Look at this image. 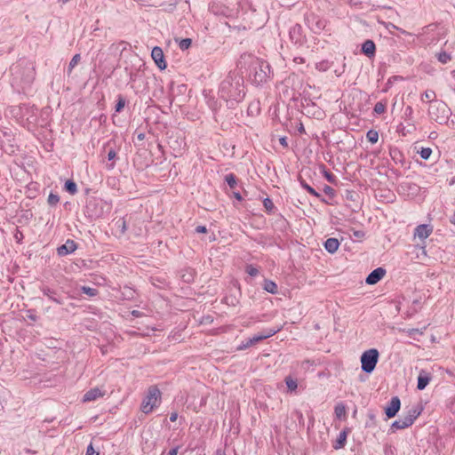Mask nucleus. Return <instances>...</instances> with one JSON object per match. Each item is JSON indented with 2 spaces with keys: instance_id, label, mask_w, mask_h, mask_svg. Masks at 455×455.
<instances>
[{
  "instance_id": "nucleus-46",
  "label": "nucleus",
  "mask_w": 455,
  "mask_h": 455,
  "mask_svg": "<svg viewBox=\"0 0 455 455\" xmlns=\"http://www.w3.org/2000/svg\"><path fill=\"white\" fill-rule=\"evenodd\" d=\"M324 176L325 178L330 181V182H332L333 181V175L325 172L324 173Z\"/></svg>"
},
{
  "instance_id": "nucleus-39",
  "label": "nucleus",
  "mask_w": 455,
  "mask_h": 455,
  "mask_svg": "<svg viewBox=\"0 0 455 455\" xmlns=\"http://www.w3.org/2000/svg\"><path fill=\"white\" fill-rule=\"evenodd\" d=\"M124 100L123 99H120L116 106V110L117 112L121 111V109L124 107Z\"/></svg>"
},
{
  "instance_id": "nucleus-41",
  "label": "nucleus",
  "mask_w": 455,
  "mask_h": 455,
  "mask_svg": "<svg viewBox=\"0 0 455 455\" xmlns=\"http://www.w3.org/2000/svg\"><path fill=\"white\" fill-rule=\"evenodd\" d=\"M48 201L50 204H56L59 202V197H58V196L51 194L49 196Z\"/></svg>"
},
{
  "instance_id": "nucleus-3",
  "label": "nucleus",
  "mask_w": 455,
  "mask_h": 455,
  "mask_svg": "<svg viewBox=\"0 0 455 455\" xmlns=\"http://www.w3.org/2000/svg\"><path fill=\"white\" fill-rule=\"evenodd\" d=\"M379 353L376 348H371L364 351L361 355V367L366 373H371L374 371L376 364L379 361Z\"/></svg>"
},
{
  "instance_id": "nucleus-27",
  "label": "nucleus",
  "mask_w": 455,
  "mask_h": 455,
  "mask_svg": "<svg viewBox=\"0 0 455 455\" xmlns=\"http://www.w3.org/2000/svg\"><path fill=\"white\" fill-rule=\"evenodd\" d=\"M419 153L421 158L427 160L432 154V149L430 148H421Z\"/></svg>"
},
{
  "instance_id": "nucleus-42",
  "label": "nucleus",
  "mask_w": 455,
  "mask_h": 455,
  "mask_svg": "<svg viewBox=\"0 0 455 455\" xmlns=\"http://www.w3.org/2000/svg\"><path fill=\"white\" fill-rule=\"evenodd\" d=\"M393 28H395L396 30H398L401 35L408 36H412L411 33H409V32L400 28H398V27H396L395 25H393Z\"/></svg>"
},
{
  "instance_id": "nucleus-52",
  "label": "nucleus",
  "mask_w": 455,
  "mask_h": 455,
  "mask_svg": "<svg viewBox=\"0 0 455 455\" xmlns=\"http://www.w3.org/2000/svg\"><path fill=\"white\" fill-rule=\"evenodd\" d=\"M217 455H226L223 451H217Z\"/></svg>"
},
{
  "instance_id": "nucleus-34",
  "label": "nucleus",
  "mask_w": 455,
  "mask_h": 455,
  "mask_svg": "<svg viewBox=\"0 0 455 455\" xmlns=\"http://www.w3.org/2000/svg\"><path fill=\"white\" fill-rule=\"evenodd\" d=\"M42 291H43L44 294L48 296L52 300L59 303V304L61 303L59 299H57L56 298L52 297V293L53 292L49 288H44Z\"/></svg>"
},
{
  "instance_id": "nucleus-37",
  "label": "nucleus",
  "mask_w": 455,
  "mask_h": 455,
  "mask_svg": "<svg viewBox=\"0 0 455 455\" xmlns=\"http://www.w3.org/2000/svg\"><path fill=\"white\" fill-rule=\"evenodd\" d=\"M85 455H99V452L95 451L92 443H90L87 447Z\"/></svg>"
},
{
  "instance_id": "nucleus-22",
  "label": "nucleus",
  "mask_w": 455,
  "mask_h": 455,
  "mask_svg": "<svg viewBox=\"0 0 455 455\" xmlns=\"http://www.w3.org/2000/svg\"><path fill=\"white\" fill-rule=\"evenodd\" d=\"M65 189L71 195H75L77 191L76 184L73 180H67L65 183Z\"/></svg>"
},
{
  "instance_id": "nucleus-29",
  "label": "nucleus",
  "mask_w": 455,
  "mask_h": 455,
  "mask_svg": "<svg viewBox=\"0 0 455 455\" xmlns=\"http://www.w3.org/2000/svg\"><path fill=\"white\" fill-rule=\"evenodd\" d=\"M81 290H82V291H83L84 294H86V295H88V296H90V297H93V296H96V295H97V291H96V289H94V288L88 287V286H83V287L81 288Z\"/></svg>"
},
{
  "instance_id": "nucleus-45",
  "label": "nucleus",
  "mask_w": 455,
  "mask_h": 455,
  "mask_svg": "<svg viewBox=\"0 0 455 455\" xmlns=\"http://www.w3.org/2000/svg\"><path fill=\"white\" fill-rule=\"evenodd\" d=\"M177 419H178V413H177V412H172V413H171V415H170V420H171L172 422L176 421V420H177Z\"/></svg>"
},
{
  "instance_id": "nucleus-26",
  "label": "nucleus",
  "mask_w": 455,
  "mask_h": 455,
  "mask_svg": "<svg viewBox=\"0 0 455 455\" xmlns=\"http://www.w3.org/2000/svg\"><path fill=\"white\" fill-rule=\"evenodd\" d=\"M437 58H438V60L443 63V64H446L447 62H449L451 60V55L445 52H440L438 55H437Z\"/></svg>"
},
{
  "instance_id": "nucleus-25",
  "label": "nucleus",
  "mask_w": 455,
  "mask_h": 455,
  "mask_svg": "<svg viewBox=\"0 0 455 455\" xmlns=\"http://www.w3.org/2000/svg\"><path fill=\"white\" fill-rule=\"evenodd\" d=\"M337 418L340 419L346 415V407L343 404H338L334 410Z\"/></svg>"
},
{
  "instance_id": "nucleus-17",
  "label": "nucleus",
  "mask_w": 455,
  "mask_h": 455,
  "mask_svg": "<svg viewBox=\"0 0 455 455\" xmlns=\"http://www.w3.org/2000/svg\"><path fill=\"white\" fill-rule=\"evenodd\" d=\"M212 12L216 14L223 15L226 17H235L236 15L235 12L230 10L228 7H220V10H215L214 7L212 6Z\"/></svg>"
},
{
  "instance_id": "nucleus-36",
  "label": "nucleus",
  "mask_w": 455,
  "mask_h": 455,
  "mask_svg": "<svg viewBox=\"0 0 455 455\" xmlns=\"http://www.w3.org/2000/svg\"><path fill=\"white\" fill-rule=\"evenodd\" d=\"M246 272L248 275H250L251 276H255L258 275L259 271L256 267H254L253 266H248L246 267Z\"/></svg>"
},
{
  "instance_id": "nucleus-32",
  "label": "nucleus",
  "mask_w": 455,
  "mask_h": 455,
  "mask_svg": "<svg viewBox=\"0 0 455 455\" xmlns=\"http://www.w3.org/2000/svg\"><path fill=\"white\" fill-rule=\"evenodd\" d=\"M302 187L311 195H313L315 197H319L320 195L312 188L310 187L309 185L302 182L301 183Z\"/></svg>"
},
{
  "instance_id": "nucleus-19",
  "label": "nucleus",
  "mask_w": 455,
  "mask_h": 455,
  "mask_svg": "<svg viewBox=\"0 0 455 455\" xmlns=\"http://www.w3.org/2000/svg\"><path fill=\"white\" fill-rule=\"evenodd\" d=\"M263 68H268V65L267 64H261L260 65V72H256L255 74V80L258 82V83H261L263 81L266 80L267 78V73L266 71L263 69Z\"/></svg>"
},
{
  "instance_id": "nucleus-1",
  "label": "nucleus",
  "mask_w": 455,
  "mask_h": 455,
  "mask_svg": "<svg viewBox=\"0 0 455 455\" xmlns=\"http://www.w3.org/2000/svg\"><path fill=\"white\" fill-rule=\"evenodd\" d=\"M220 96L226 100L240 101L244 97V88L242 77L228 76L220 84Z\"/></svg>"
},
{
  "instance_id": "nucleus-5",
  "label": "nucleus",
  "mask_w": 455,
  "mask_h": 455,
  "mask_svg": "<svg viewBox=\"0 0 455 455\" xmlns=\"http://www.w3.org/2000/svg\"><path fill=\"white\" fill-rule=\"evenodd\" d=\"M420 411L417 408L411 409L406 415L394 421L392 424V427L396 429H403L413 424L415 419L419 416Z\"/></svg>"
},
{
  "instance_id": "nucleus-53",
  "label": "nucleus",
  "mask_w": 455,
  "mask_h": 455,
  "mask_svg": "<svg viewBox=\"0 0 455 455\" xmlns=\"http://www.w3.org/2000/svg\"><path fill=\"white\" fill-rule=\"evenodd\" d=\"M28 317H29L31 320L36 321V316H35V315H30Z\"/></svg>"
},
{
  "instance_id": "nucleus-9",
  "label": "nucleus",
  "mask_w": 455,
  "mask_h": 455,
  "mask_svg": "<svg viewBox=\"0 0 455 455\" xmlns=\"http://www.w3.org/2000/svg\"><path fill=\"white\" fill-rule=\"evenodd\" d=\"M401 402L397 396L392 397L389 403L385 409V413L387 418H394L400 410Z\"/></svg>"
},
{
  "instance_id": "nucleus-16",
  "label": "nucleus",
  "mask_w": 455,
  "mask_h": 455,
  "mask_svg": "<svg viewBox=\"0 0 455 455\" xmlns=\"http://www.w3.org/2000/svg\"><path fill=\"white\" fill-rule=\"evenodd\" d=\"M347 431H345V430L341 431L336 440V443L333 445L334 449L338 450V449L344 447V445L346 444V442H347Z\"/></svg>"
},
{
  "instance_id": "nucleus-18",
  "label": "nucleus",
  "mask_w": 455,
  "mask_h": 455,
  "mask_svg": "<svg viewBox=\"0 0 455 455\" xmlns=\"http://www.w3.org/2000/svg\"><path fill=\"white\" fill-rule=\"evenodd\" d=\"M264 290L269 293L275 294L277 293V285L275 282L270 280H266L263 286Z\"/></svg>"
},
{
  "instance_id": "nucleus-54",
  "label": "nucleus",
  "mask_w": 455,
  "mask_h": 455,
  "mask_svg": "<svg viewBox=\"0 0 455 455\" xmlns=\"http://www.w3.org/2000/svg\"><path fill=\"white\" fill-rule=\"evenodd\" d=\"M108 169H113L114 168V164H111L108 166Z\"/></svg>"
},
{
  "instance_id": "nucleus-21",
  "label": "nucleus",
  "mask_w": 455,
  "mask_h": 455,
  "mask_svg": "<svg viewBox=\"0 0 455 455\" xmlns=\"http://www.w3.org/2000/svg\"><path fill=\"white\" fill-rule=\"evenodd\" d=\"M280 330H281L280 327H277V328H268V329H265V330L261 331L259 333L261 334L262 336H264V339H266L267 338H270V337L274 336Z\"/></svg>"
},
{
  "instance_id": "nucleus-47",
  "label": "nucleus",
  "mask_w": 455,
  "mask_h": 455,
  "mask_svg": "<svg viewBox=\"0 0 455 455\" xmlns=\"http://www.w3.org/2000/svg\"><path fill=\"white\" fill-rule=\"evenodd\" d=\"M178 454V447L172 449L166 455H177Z\"/></svg>"
},
{
  "instance_id": "nucleus-28",
  "label": "nucleus",
  "mask_w": 455,
  "mask_h": 455,
  "mask_svg": "<svg viewBox=\"0 0 455 455\" xmlns=\"http://www.w3.org/2000/svg\"><path fill=\"white\" fill-rule=\"evenodd\" d=\"M386 111V104L383 102H377L374 106V112L376 114H383Z\"/></svg>"
},
{
  "instance_id": "nucleus-57",
  "label": "nucleus",
  "mask_w": 455,
  "mask_h": 455,
  "mask_svg": "<svg viewBox=\"0 0 455 455\" xmlns=\"http://www.w3.org/2000/svg\"><path fill=\"white\" fill-rule=\"evenodd\" d=\"M297 29V28H293L292 31L295 32Z\"/></svg>"
},
{
  "instance_id": "nucleus-56",
  "label": "nucleus",
  "mask_w": 455,
  "mask_h": 455,
  "mask_svg": "<svg viewBox=\"0 0 455 455\" xmlns=\"http://www.w3.org/2000/svg\"><path fill=\"white\" fill-rule=\"evenodd\" d=\"M407 110H409V111H410V113H411V112H412V108H411V107H409V108H407Z\"/></svg>"
},
{
  "instance_id": "nucleus-20",
  "label": "nucleus",
  "mask_w": 455,
  "mask_h": 455,
  "mask_svg": "<svg viewBox=\"0 0 455 455\" xmlns=\"http://www.w3.org/2000/svg\"><path fill=\"white\" fill-rule=\"evenodd\" d=\"M436 95H435V92L432 90H427L425 92H423L420 96V100L425 102V101H435V99Z\"/></svg>"
},
{
  "instance_id": "nucleus-40",
  "label": "nucleus",
  "mask_w": 455,
  "mask_h": 455,
  "mask_svg": "<svg viewBox=\"0 0 455 455\" xmlns=\"http://www.w3.org/2000/svg\"><path fill=\"white\" fill-rule=\"evenodd\" d=\"M252 346L251 344H249V339L243 341L241 343V345L239 346L238 349L242 350V349H245V348H248L249 347Z\"/></svg>"
},
{
  "instance_id": "nucleus-11",
  "label": "nucleus",
  "mask_w": 455,
  "mask_h": 455,
  "mask_svg": "<svg viewBox=\"0 0 455 455\" xmlns=\"http://www.w3.org/2000/svg\"><path fill=\"white\" fill-rule=\"evenodd\" d=\"M386 270L382 267H378L374 269L366 278V283L368 284H375L379 282L385 275Z\"/></svg>"
},
{
  "instance_id": "nucleus-50",
  "label": "nucleus",
  "mask_w": 455,
  "mask_h": 455,
  "mask_svg": "<svg viewBox=\"0 0 455 455\" xmlns=\"http://www.w3.org/2000/svg\"><path fill=\"white\" fill-rule=\"evenodd\" d=\"M294 61L296 63H303L304 62V60L300 57H297V58H294Z\"/></svg>"
},
{
  "instance_id": "nucleus-38",
  "label": "nucleus",
  "mask_w": 455,
  "mask_h": 455,
  "mask_svg": "<svg viewBox=\"0 0 455 455\" xmlns=\"http://www.w3.org/2000/svg\"><path fill=\"white\" fill-rule=\"evenodd\" d=\"M116 157V150L111 148L108 152V159L109 161H113L115 158Z\"/></svg>"
},
{
  "instance_id": "nucleus-13",
  "label": "nucleus",
  "mask_w": 455,
  "mask_h": 455,
  "mask_svg": "<svg viewBox=\"0 0 455 455\" xmlns=\"http://www.w3.org/2000/svg\"><path fill=\"white\" fill-rule=\"evenodd\" d=\"M375 50V44L371 40H366L362 45V52L368 57L374 56Z\"/></svg>"
},
{
  "instance_id": "nucleus-4",
  "label": "nucleus",
  "mask_w": 455,
  "mask_h": 455,
  "mask_svg": "<svg viewBox=\"0 0 455 455\" xmlns=\"http://www.w3.org/2000/svg\"><path fill=\"white\" fill-rule=\"evenodd\" d=\"M449 108L443 101H435L428 108V115L435 122L442 123L449 116Z\"/></svg>"
},
{
  "instance_id": "nucleus-44",
  "label": "nucleus",
  "mask_w": 455,
  "mask_h": 455,
  "mask_svg": "<svg viewBox=\"0 0 455 455\" xmlns=\"http://www.w3.org/2000/svg\"><path fill=\"white\" fill-rule=\"evenodd\" d=\"M196 231L197 233H205L206 232V228L204 226H198L196 228Z\"/></svg>"
},
{
  "instance_id": "nucleus-24",
  "label": "nucleus",
  "mask_w": 455,
  "mask_h": 455,
  "mask_svg": "<svg viewBox=\"0 0 455 455\" xmlns=\"http://www.w3.org/2000/svg\"><path fill=\"white\" fill-rule=\"evenodd\" d=\"M285 384L290 391H295L298 387L297 380L291 377L285 378Z\"/></svg>"
},
{
  "instance_id": "nucleus-14",
  "label": "nucleus",
  "mask_w": 455,
  "mask_h": 455,
  "mask_svg": "<svg viewBox=\"0 0 455 455\" xmlns=\"http://www.w3.org/2000/svg\"><path fill=\"white\" fill-rule=\"evenodd\" d=\"M339 243L336 238H328L324 243L325 250L330 253H334L338 251Z\"/></svg>"
},
{
  "instance_id": "nucleus-33",
  "label": "nucleus",
  "mask_w": 455,
  "mask_h": 455,
  "mask_svg": "<svg viewBox=\"0 0 455 455\" xmlns=\"http://www.w3.org/2000/svg\"><path fill=\"white\" fill-rule=\"evenodd\" d=\"M226 181L230 188H234L236 184L235 177L234 174H228L226 176Z\"/></svg>"
},
{
  "instance_id": "nucleus-6",
  "label": "nucleus",
  "mask_w": 455,
  "mask_h": 455,
  "mask_svg": "<svg viewBox=\"0 0 455 455\" xmlns=\"http://www.w3.org/2000/svg\"><path fill=\"white\" fill-rule=\"evenodd\" d=\"M107 391L105 387H95L89 390H87L82 397L83 403H91L102 398L106 395Z\"/></svg>"
},
{
  "instance_id": "nucleus-43",
  "label": "nucleus",
  "mask_w": 455,
  "mask_h": 455,
  "mask_svg": "<svg viewBox=\"0 0 455 455\" xmlns=\"http://www.w3.org/2000/svg\"><path fill=\"white\" fill-rule=\"evenodd\" d=\"M264 206L267 209V210H270L272 209L273 207V203L270 199L267 198L264 200Z\"/></svg>"
},
{
  "instance_id": "nucleus-23",
  "label": "nucleus",
  "mask_w": 455,
  "mask_h": 455,
  "mask_svg": "<svg viewBox=\"0 0 455 455\" xmlns=\"http://www.w3.org/2000/svg\"><path fill=\"white\" fill-rule=\"evenodd\" d=\"M366 138H367V140H368L371 143L374 144V143H376V142L378 141V140H379V133H378V132H377V131H375V130H370V131H368V132L366 133Z\"/></svg>"
},
{
  "instance_id": "nucleus-12",
  "label": "nucleus",
  "mask_w": 455,
  "mask_h": 455,
  "mask_svg": "<svg viewBox=\"0 0 455 455\" xmlns=\"http://www.w3.org/2000/svg\"><path fill=\"white\" fill-rule=\"evenodd\" d=\"M76 249V244L73 240H67L64 244L60 246L57 249L58 254L60 256H66L68 254H70L74 252Z\"/></svg>"
},
{
  "instance_id": "nucleus-51",
  "label": "nucleus",
  "mask_w": 455,
  "mask_h": 455,
  "mask_svg": "<svg viewBox=\"0 0 455 455\" xmlns=\"http://www.w3.org/2000/svg\"><path fill=\"white\" fill-rule=\"evenodd\" d=\"M235 197L237 199V200H242V196L239 193H235Z\"/></svg>"
},
{
  "instance_id": "nucleus-31",
  "label": "nucleus",
  "mask_w": 455,
  "mask_h": 455,
  "mask_svg": "<svg viewBox=\"0 0 455 455\" xmlns=\"http://www.w3.org/2000/svg\"><path fill=\"white\" fill-rule=\"evenodd\" d=\"M263 339H264V336H262L259 333H257V334L253 335L251 338H249V344L255 345Z\"/></svg>"
},
{
  "instance_id": "nucleus-35",
  "label": "nucleus",
  "mask_w": 455,
  "mask_h": 455,
  "mask_svg": "<svg viewBox=\"0 0 455 455\" xmlns=\"http://www.w3.org/2000/svg\"><path fill=\"white\" fill-rule=\"evenodd\" d=\"M79 60H80V55L79 54L74 55L69 62V68L71 69V68H75L77 65V63L79 62Z\"/></svg>"
},
{
  "instance_id": "nucleus-7",
  "label": "nucleus",
  "mask_w": 455,
  "mask_h": 455,
  "mask_svg": "<svg viewBox=\"0 0 455 455\" xmlns=\"http://www.w3.org/2000/svg\"><path fill=\"white\" fill-rule=\"evenodd\" d=\"M151 57H152L153 60L155 61V63L156 64V66L161 70H164L166 68L167 65H166V62L164 60V52L160 47L156 46L152 49Z\"/></svg>"
},
{
  "instance_id": "nucleus-49",
  "label": "nucleus",
  "mask_w": 455,
  "mask_h": 455,
  "mask_svg": "<svg viewBox=\"0 0 455 455\" xmlns=\"http://www.w3.org/2000/svg\"><path fill=\"white\" fill-rule=\"evenodd\" d=\"M280 141V144L284 146V147H287V141H286V138L283 137V138H280L279 140Z\"/></svg>"
},
{
  "instance_id": "nucleus-10",
  "label": "nucleus",
  "mask_w": 455,
  "mask_h": 455,
  "mask_svg": "<svg viewBox=\"0 0 455 455\" xmlns=\"http://www.w3.org/2000/svg\"><path fill=\"white\" fill-rule=\"evenodd\" d=\"M307 20L310 28L315 33L320 32L325 27V21L314 14L309 15Z\"/></svg>"
},
{
  "instance_id": "nucleus-15",
  "label": "nucleus",
  "mask_w": 455,
  "mask_h": 455,
  "mask_svg": "<svg viewBox=\"0 0 455 455\" xmlns=\"http://www.w3.org/2000/svg\"><path fill=\"white\" fill-rule=\"evenodd\" d=\"M429 381H430V377L428 376V374L424 371L420 372L418 377V384H417L418 389L423 390L428 385Z\"/></svg>"
},
{
  "instance_id": "nucleus-55",
  "label": "nucleus",
  "mask_w": 455,
  "mask_h": 455,
  "mask_svg": "<svg viewBox=\"0 0 455 455\" xmlns=\"http://www.w3.org/2000/svg\"><path fill=\"white\" fill-rule=\"evenodd\" d=\"M451 222L455 225V214L452 217Z\"/></svg>"
},
{
  "instance_id": "nucleus-30",
  "label": "nucleus",
  "mask_w": 455,
  "mask_h": 455,
  "mask_svg": "<svg viewBox=\"0 0 455 455\" xmlns=\"http://www.w3.org/2000/svg\"><path fill=\"white\" fill-rule=\"evenodd\" d=\"M191 43V39L189 38L181 39L179 42V46L181 50H187L190 47Z\"/></svg>"
},
{
  "instance_id": "nucleus-48",
  "label": "nucleus",
  "mask_w": 455,
  "mask_h": 455,
  "mask_svg": "<svg viewBox=\"0 0 455 455\" xmlns=\"http://www.w3.org/2000/svg\"><path fill=\"white\" fill-rule=\"evenodd\" d=\"M354 235L358 238H362L363 236V233L362 231H355Z\"/></svg>"
},
{
  "instance_id": "nucleus-8",
  "label": "nucleus",
  "mask_w": 455,
  "mask_h": 455,
  "mask_svg": "<svg viewBox=\"0 0 455 455\" xmlns=\"http://www.w3.org/2000/svg\"><path fill=\"white\" fill-rule=\"evenodd\" d=\"M433 232V227L427 224L419 225L414 231V238L425 241Z\"/></svg>"
},
{
  "instance_id": "nucleus-2",
  "label": "nucleus",
  "mask_w": 455,
  "mask_h": 455,
  "mask_svg": "<svg viewBox=\"0 0 455 455\" xmlns=\"http://www.w3.org/2000/svg\"><path fill=\"white\" fill-rule=\"evenodd\" d=\"M161 403V392L156 387H150L148 390L146 396L144 397L140 409L142 412L148 414L153 411L155 408H157Z\"/></svg>"
}]
</instances>
